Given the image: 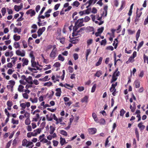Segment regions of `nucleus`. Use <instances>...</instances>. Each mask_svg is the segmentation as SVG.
<instances>
[{"label":"nucleus","mask_w":148,"mask_h":148,"mask_svg":"<svg viewBox=\"0 0 148 148\" xmlns=\"http://www.w3.org/2000/svg\"><path fill=\"white\" fill-rule=\"evenodd\" d=\"M143 124V123L142 122H141L138 125V126L139 127L140 130L141 132H142L145 127V125H142Z\"/></svg>","instance_id":"nucleus-11"},{"label":"nucleus","mask_w":148,"mask_h":148,"mask_svg":"<svg viewBox=\"0 0 148 148\" xmlns=\"http://www.w3.org/2000/svg\"><path fill=\"white\" fill-rule=\"evenodd\" d=\"M23 63L22 64L23 66H24L25 65H27L28 64L29 60L26 58H23L22 59Z\"/></svg>","instance_id":"nucleus-10"},{"label":"nucleus","mask_w":148,"mask_h":148,"mask_svg":"<svg viewBox=\"0 0 148 148\" xmlns=\"http://www.w3.org/2000/svg\"><path fill=\"white\" fill-rule=\"evenodd\" d=\"M144 43L143 41L141 42L139 44L138 47V51L140 48L143 46Z\"/></svg>","instance_id":"nucleus-57"},{"label":"nucleus","mask_w":148,"mask_h":148,"mask_svg":"<svg viewBox=\"0 0 148 148\" xmlns=\"http://www.w3.org/2000/svg\"><path fill=\"white\" fill-rule=\"evenodd\" d=\"M46 123L44 121L42 122L40 125L41 129L42 130L44 128L45 125Z\"/></svg>","instance_id":"nucleus-56"},{"label":"nucleus","mask_w":148,"mask_h":148,"mask_svg":"<svg viewBox=\"0 0 148 148\" xmlns=\"http://www.w3.org/2000/svg\"><path fill=\"white\" fill-rule=\"evenodd\" d=\"M53 114L52 113H51L50 117L48 116V114L46 115L47 119L48 121H51L53 119Z\"/></svg>","instance_id":"nucleus-24"},{"label":"nucleus","mask_w":148,"mask_h":148,"mask_svg":"<svg viewBox=\"0 0 148 148\" xmlns=\"http://www.w3.org/2000/svg\"><path fill=\"white\" fill-rule=\"evenodd\" d=\"M31 121L29 118H27L25 121V123L26 125H28L30 124Z\"/></svg>","instance_id":"nucleus-33"},{"label":"nucleus","mask_w":148,"mask_h":148,"mask_svg":"<svg viewBox=\"0 0 148 148\" xmlns=\"http://www.w3.org/2000/svg\"><path fill=\"white\" fill-rule=\"evenodd\" d=\"M50 130L49 133L50 134L52 135L53 134L54 131L55 130V128L51 125L50 126Z\"/></svg>","instance_id":"nucleus-23"},{"label":"nucleus","mask_w":148,"mask_h":148,"mask_svg":"<svg viewBox=\"0 0 148 148\" xmlns=\"http://www.w3.org/2000/svg\"><path fill=\"white\" fill-rule=\"evenodd\" d=\"M84 21L83 18H80L77 20L75 23V25H77V26L80 27L84 25L83 24Z\"/></svg>","instance_id":"nucleus-3"},{"label":"nucleus","mask_w":148,"mask_h":148,"mask_svg":"<svg viewBox=\"0 0 148 148\" xmlns=\"http://www.w3.org/2000/svg\"><path fill=\"white\" fill-rule=\"evenodd\" d=\"M50 93V94L49 95L48 98L49 99H51L54 95V92L53 91H51Z\"/></svg>","instance_id":"nucleus-44"},{"label":"nucleus","mask_w":148,"mask_h":148,"mask_svg":"<svg viewBox=\"0 0 148 148\" xmlns=\"http://www.w3.org/2000/svg\"><path fill=\"white\" fill-rule=\"evenodd\" d=\"M60 63L59 62H56V63H55L54 64L53 66L55 67H60Z\"/></svg>","instance_id":"nucleus-60"},{"label":"nucleus","mask_w":148,"mask_h":148,"mask_svg":"<svg viewBox=\"0 0 148 148\" xmlns=\"http://www.w3.org/2000/svg\"><path fill=\"white\" fill-rule=\"evenodd\" d=\"M60 77H55L54 75H53L51 77V79L54 82H56V81H59Z\"/></svg>","instance_id":"nucleus-16"},{"label":"nucleus","mask_w":148,"mask_h":148,"mask_svg":"<svg viewBox=\"0 0 148 148\" xmlns=\"http://www.w3.org/2000/svg\"><path fill=\"white\" fill-rule=\"evenodd\" d=\"M22 43L24 48H26L27 47V44L26 41L23 40L22 41Z\"/></svg>","instance_id":"nucleus-45"},{"label":"nucleus","mask_w":148,"mask_h":148,"mask_svg":"<svg viewBox=\"0 0 148 148\" xmlns=\"http://www.w3.org/2000/svg\"><path fill=\"white\" fill-rule=\"evenodd\" d=\"M118 68L116 69L115 72L114 73L113 75L115 76L116 77L120 75V72L118 71Z\"/></svg>","instance_id":"nucleus-30"},{"label":"nucleus","mask_w":148,"mask_h":148,"mask_svg":"<svg viewBox=\"0 0 148 148\" xmlns=\"http://www.w3.org/2000/svg\"><path fill=\"white\" fill-rule=\"evenodd\" d=\"M90 19V18L89 16H86L84 18V21L85 22H87L89 21Z\"/></svg>","instance_id":"nucleus-55"},{"label":"nucleus","mask_w":148,"mask_h":148,"mask_svg":"<svg viewBox=\"0 0 148 148\" xmlns=\"http://www.w3.org/2000/svg\"><path fill=\"white\" fill-rule=\"evenodd\" d=\"M23 96L24 98L27 99L28 98V95L26 93L23 94Z\"/></svg>","instance_id":"nucleus-64"},{"label":"nucleus","mask_w":148,"mask_h":148,"mask_svg":"<svg viewBox=\"0 0 148 148\" xmlns=\"http://www.w3.org/2000/svg\"><path fill=\"white\" fill-rule=\"evenodd\" d=\"M84 29L85 28L84 27L81 28L79 30L77 31V32H75V34L74 35V37L75 36H76L78 35H79L78 36V37L81 36V35L83 33V32L84 30Z\"/></svg>","instance_id":"nucleus-5"},{"label":"nucleus","mask_w":148,"mask_h":148,"mask_svg":"<svg viewBox=\"0 0 148 148\" xmlns=\"http://www.w3.org/2000/svg\"><path fill=\"white\" fill-rule=\"evenodd\" d=\"M93 42V40L92 39H89L87 41V43L88 46H89L91 45Z\"/></svg>","instance_id":"nucleus-47"},{"label":"nucleus","mask_w":148,"mask_h":148,"mask_svg":"<svg viewBox=\"0 0 148 148\" xmlns=\"http://www.w3.org/2000/svg\"><path fill=\"white\" fill-rule=\"evenodd\" d=\"M60 139V143L62 146L65 143H66V140L64 138H63L62 137H61Z\"/></svg>","instance_id":"nucleus-21"},{"label":"nucleus","mask_w":148,"mask_h":148,"mask_svg":"<svg viewBox=\"0 0 148 148\" xmlns=\"http://www.w3.org/2000/svg\"><path fill=\"white\" fill-rule=\"evenodd\" d=\"M104 11L101 14L103 16L106 17L107 14L108 6L107 5H105L103 7Z\"/></svg>","instance_id":"nucleus-6"},{"label":"nucleus","mask_w":148,"mask_h":148,"mask_svg":"<svg viewBox=\"0 0 148 148\" xmlns=\"http://www.w3.org/2000/svg\"><path fill=\"white\" fill-rule=\"evenodd\" d=\"M135 134L136 138L138 141L139 140V136L138 132V129L137 128H136L135 130Z\"/></svg>","instance_id":"nucleus-28"},{"label":"nucleus","mask_w":148,"mask_h":148,"mask_svg":"<svg viewBox=\"0 0 148 148\" xmlns=\"http://www.w3.org/2000/svg\"><path fill=\"white\" fill-rule=\"evenodd\" d=\"M7 105L8 107H11L12 105V102L10 101H8L7 103Z\"/></svg>","instance_id":"nucleus-50"},{"label":"nucleus","mask_w":148,"mask_h":148,"mask_svg":"<svg viewBox=\"0 0 148 148\" xmlns=\"http://www.w3.org/2000/svg\"><path fill=\"white\" fill-rule=\"evenodd\" d=\"M117 79V77L116 76L114 75H113L112 77V79L111 81V82L112 83L115 81Z\"/></svg>","instance_id":"nucleus-48"},{"label":"nucleus","mask_w":148,"mask_h":148,"mask_svg":"<svg viewBox=\"0 0 148 148\" xmlns=\"http://www.w3.org/2000/svg\"><path fill=\"white\" fill-rule=\"evenodd\" d=\"M20 106L22 108L21 109V110H23L26 107V105L24 103H22L20 104Z\"/></svg>","instance_id":"nucleus-51"},{"label":"nucleus","mask_w":148,"mask_h":148,"mask_svg":"<svg viewBox=\"0 0 148 148\" xmlns=\"http://www.w3.org/2000/svg\"><path fill=\"white\" fill-rule=\"evenodd\" d=\"M91 50L90 49H87L86 50V60L88 59V57L90 54V53H91Z\"/></svg>","instance_id":"nucleus-26"},{"label":"nucleus","mask_w":148,"mask_h":148,"mask_svg":"<svg viewBox=\"0 0 148 148\" xmlns=\"http://www.w3.org/2000/svg\"><path fill=\"white\" fill-rule=\"evenodd\" d=\"M56 91L55 94L56 96L57 97H60L62 92L61 88H57L56 89Z\"/></svg>","instance_id":"nucleus-12"},{"label":"nucleus","mask_w":148,"mask_h":148,"mask_svg":"<svg viewBox=\"0 0 148 148\" xmlns=\"http://www.w3.org/2000/svg\"><path fill=\"white\" fill-rule=\"evenodd\" d=\"M53 146L54 147H56L59 143L58 141L55 140H53Z\"/></svg>","instance_id":"nucleus-59"},{"label":"nucleus","mask_w":148,"mask_h":148,"mask_svg":"<svg viewBox=\"0 0 148 148\" xmlns=\"http://www.w3.org/2000/svg\"><path fill=\"white\" fill-rule=\"evenodd\" d=\"M25 80L28 83H33L32 82V80L31 76H29L28 78H27Z\"/></svg>","instance_id":"nucleus-20"},{"label":"nucleus","mask_w":148,"mask_h":148,"mask_svg":"<svg viewBox=\"0 0 148 148\" xmlns=\"http://www.w3.org/2000/svg\"><path fill=\"white\" fill-rule=\"evenodd\" d=\"M125 112V111L123 109H122L120 111V115L123 116Z\"/></svg>","instance_id":"nucleus-38"},{"label":"nucleus","mask_w":148,"mask_h":148,"mask_svg":"<svg viewBox=\"0 0 148 148\" xmlns=\"http://www.w3.org/2000/svg\"><path fill=\"white\" fill-rule=\"evenodd\" d=\"M13 31L14 33H17L19 34L21 32V29L20 28H18L16 27H15L14 28Z\"/></svg>","instance_id":"nucleus-17"},{"label":"nucleus","mask_w":148,"mask_h":148,"mask_svg":"<svg viewBox=\"0 0 148 148\" xmlns=\"http://www.w3.org/2000/svg\"><path fill=\"white\" fill-rule=\"evenodd\" d=\"M53 47V49L49 54V57L52 59H54L57 56L58 51L56 45H54Z\"/></svg>","instance_id":"nucleus-1"},{"label":"nucleus","mask_w":148,"mask_h":148,"mask_svg":"<svg viewBox=\"0 0 148 148\" xmlns=\"http://www.w3.org/2000/svg\"><path fill=\"white\" fill-rule=\"evenodd\" d=\"M16 53L17 55L21 57H24L25 56V52L23 50L21 52L20 50H17L16 51Z\"/></svg>","instance_id":"nucleus-7"},{"label":"nucleus","mask_w":148,"mask_h":148,"mask_svg":"<svg viewBox=\"0 0 148 148\" xmlns=\"http://www.w3.org/2000/svg\"><path fill=\"white\" fill-rule=\"evenodd\" d=\"M99 123L101 124L104 125L105 123V121L103 119H101L99 120Z\"/></svg>","instance_id":"nucleus-49"},{"label":"nucleus","mask_w":148,"mask_h":148,"mask_svg":"<svg viewBox=\"0 0 148 148\" xmlns=\"http://www.w3.org/2000/svg\"><path fill=\"white\" fill-rule=\"evenodd\" d=\"M97 131L96 128L94 127L90 128L88 129V132L89 134L93 135L95 134Z\"/></svg>","instance_id":"nucleus-8"},{"label":"nucleus","mask_w":148,"mask_h":148,"mask_svg":"<svg viewBox=\"0 0 148 148\" xmlns=\"http://www.w3.org/2000/svg\"><path fill=\"white\" fill-rule=\"evenodd\" d=\"M88 99V96H86L83 98L82 99L81 101L82 103H84V102H87Z\"/></svg>","instance_id":"nucleus-32"},{"label":"nucleus","mask_w":148,"mask_h":148,"mask_svg":"<svg viewBox=\"0 0 148 148\" xmlns=\"http://www.w3.org/2000/svg\"><path fill=\"white\" fill-rule=\"evenodd\" d=\"M79 39H76L72 41L71 42L73 44H76L79 41Z\"/></svg>","instance_id":"nucleus-62"},{"label":"nucleus","mask_w":148,"mask_h":148,"mask_svg":"<svg viewBox=\"0 0 148 148\" xmlns=\"http://www.w3.org/2000/svg\"><path fill=\"white\" fill-rule=\"evenodd\" d=\"M28 141L26 139H24L22 141V145L23 146H27Z\"/></svg>","instance_id":"nucleus-29"},{"label":"nucleus","mask_w":148,"mask_h":148,"mask_svg":"<svg viewBox=\"0 0 148 148\" xmlns=\"http://www.w3.org/2000/svg\"><path fill=\"white\" fill-rule=\"evenodd\" d=\"M117 84H112L111 87L110 88V92L116 91V89L115 87L117 86Z\"/></svg>","instance_id":"nucleus-14"},{"label":"nucleus","mask_w":148,"mask_h":148,"mask_svg":"<svg viewBox=\"0 0 148 148\" xmlns=\"http://www.w3.org/2000/svg\"><path fill=\"white\" fill-rule=\"evenodd\" d=\"M73 57L74 59L75 60H77L78 58H79L78 54L76 53L74 54L73 55Z\"/></svg>","instance_id":"nucleus-54"},{"label":"nucleus","mask_w":148,"mask_h":148,"mask_svg":"<svg viewBox=\"0 0 148 148\" xmlns=\"http://www.w3.org/2000/svg\"><path fill=\"white\" fill-rule=\"evenodd\" d=\"M21 7H20V6H18L17 5H15L14 6V9L17 12H18L23 7V3H21Z\"/></svg>","instance_id":"nucleus-15"},{"label":"nucleus","mask_w":148,"mask_h":148,"mask_svg":"<svg viewBox=\"0 0 148 148\" xmlns=\"http://www.w3.org/2000/svg\"><path fill=\"white\" fill-rule=\"evenodd\" d=\"M58 59L59 60L63 61L64 60V58L61 55L59 54L58 57Z\"/></svg>","instance_id":"nucleus-36"},{"label":"nucleus","mask_w":148,"mask_h":148,"mask_svg":"<svg viewBox=\"0 0 148 148\" xmlns=\"http://www.w3.org/2000/svg\"><path fill=\"white\" fill-rule=\"evenodd\" d=\"M11 142L12 140H10L7 143L5 148H9V147H10L11 145Z\"/></svg>","instance_id":"nucleus-61"},{"label":"nucleus","mask_w":148,"mask_h":148,"mask_svg":"<svg viewBox=\"0 0 148 148\" xmlns=\"http://www.w3.org/2000/svg\"><path fill=\"white\" fill-rule=\"evenodd\" d=\"M29 57L31 58V66L32 67H36L37 64L36 62L35 61V58L33 54V51H32L30 52L29 55Z\"/></svg>","instance_id":"nucleus-2"},{"label":"nucleus","mask_w":148,"mask_h":148,"mask_svg":"<svg viewBox=\"0 0 148 148\" xmlns=\"http://www.w3.org/2000/svg\"><path fill=\"white\" fill-rule=\"evenodd\" d=\"M24 88V87L22 85H20L18 88V91L21 92L23 91V89Z\"/></svg>","instance_id":"nucleus-52"},{"label":"nucleus","mask_w":148,"mask_h":148,"mask_svg":"<svg viewBox=\"0 0 148 148\" xmlns=\"http://www.w3.org/2000/svg\"><path fill=\"white\" fill-rule=\"evenodd\" d=\"M102 59L103 58L102 57H100L98 61L96 64L95 66H97L100 65L102 63Z\"/></svg>","instance_id":"nucleus-18"},{"label":"nucleus","mask_w":148,"mask_h":148,"mask_svg":"<svg viewBox=\"0 0 148 148\" xmlns=\"http://www.w3.org/2000/svg\"><path fill=\"white\" fill-rule=\"evenodd\" d=\"M96 86L97 85L96 84H95L92 86L91 90V92H95L96 88Z\"/></svg>","instance_id":"nucleus-46"},{"label":"nucleus","mask_w":148,"mask_h":148,"mask_svg":"<svg viewBox=\"0 0 148 148\" xmlns=\"http://www.w3.org/2000/svg\"><path fill=\"white\" fill-rule=\"evenodd\" d=\"M138 8H137L136 12V17L140 18L142 14V12L141 11H139Z\"/></svg>","instance_id":"nucleus-22"},{"label":"nucleus","mask_w":148,"mask_h":148,"mask_svg":"<svg viewBox=\"0 0 148 148\" xmlns=\"http://www.w3.org/2000/svg\"><path fill=\"white\" fill-rule=\"evenodd\" d=\"M101 74L102 71L100 70L98 71H97L96 73L95 74L94 76L99 77L101 75Z\"/></svg>","instance_id":"nucleus-27"},{"label":"nucleus","mask_w":148,"mask_h":148,"mask_svg":"<svg viewBox=\"0 0 148 148\" xmlns=\"http://www.w3.org/2000/svg\"><path fill=\"white\" fill-rule=\"evenodd\" d=\"M45 29L46 28L45 27H43L41 28H40L38 29L37 32L38 36V37L40 36L43 32L45 31Z\"/></svg>","instance_id":"nucleus-9"},{"label":"nucleus","mask_w":148,"mask_h":148,"mask_svg":"<svg viewBox=\"0 0 148 148\" xmlns=\"http://www.w3.org/2000/svg\"><path fill=\"white\" fill-rule=\"evenodd\" d=\"M125 5V1H122L121 2V7L119 9V11H121L124 8V7Z\"/></svg>","instance_id":"nucleus-25"},{"label":"nucleus","mask_w":148,"mask_h":148,"mask_svg":"<svg viewBox=\"0 0 148 148\" xmlns=\"http://www.w3.org/2000/svg\"><path fill=\"white\" fill-rule=\"evenodd\" d=\"M106 50L113 51L114 50L113 47L111 46H110L107 47L106 48Z\"/></svg>","instance_id":"nucleus-58"},{"label":"nucleus","mask_w":148,"mask_h":148,"mask_svg":"<svg viewBox=\"0 0 148 148\" xmlns=\"http://www.w3.org/2000/svg\"><path fill=\"white\" fill-rule=\"evenodd\" d=\"M13 38L16 41H17L20 40L21 36L19 35H17L16 34H14L13 36Z\"/></svg>","instance_id":"nucleus-19"},{"label":"nucleus","mask_w":148,"mask_h":148,"mask_svg":"<svg viewBox=\"0 0 148 148\" xmlns=\"http://www.w3.org/2000/svg\"><path fill=\"white\" fill-rule=\"evenodd\" d=\"M92 116L95 121H98V118L97 116L95 113H92Z\"/></svg>","instance_id":"nucleus-35"},{"label":"nucleus","mask_w":148,"mask_h":148,"mask_svg":"<svg viewBox=\"0 0 148 148\" xmlns=\"http://www.w3.org/2000/svg\"><path fill=\"white\" fill-rule=\"evenodd\" d=\"M10 85H7V88L8 89H10L11 91H13V88L15 84H10Z\"/></svg>","instance_id":"nucleus-34"},{"label":"nucleus","mask_w":148,"mask_h":148,"mask_svg":"<svg viewBox=\"0 0 148 148\" xmlns=\"http://www.w3.org/2000/svg\"><path fill=\"white\" fill-rule=\"evenodd\" d=\"M60 134L64 136H67V132L63 130H60Z\"/></svg>","instance_id":"nucleus-40"},{"label":"nucleus","mask_w":148,"mask_h":148,"mask_svg":"<svg viewBox=\"0 0 148 148\" xmlns=\"http://www.w3.org/2000/svg\"><path fill=\"white\" fill-rule=\"evenodd\" d=\"M79 27L77 26V25H75H75L73 26V32L72 33V36L74 37V35L75 34V32H77V30Z\"/></svg>","instance_id":"nucleus-13"},{"label":"nucleus","mask_w":148,"mask_h":148,"mask_svg":"<svg viewBox=\"0 0 148 148\" xmlns=\"http://www.w3.org/2000/svg\"><path fill=\"white\" fill-rule=\"evenodd\" d=\"M1 12L2 13V14L3 16L5 15V14L6 12V10L5 8H2Z\"/></svg>","instance_id":"nucleus-43"},{"label":"nucleus","mask_w":148,"mask_h":148,"mask_svg":"<svg viewBox=\"0 0 148 148\" xmlns=\"http://www.w3.org/2000/svg\"><path fill=\"white\" fill-rule=\"evenodd\" d=\"M62 87L64 86L69 89H71L73 87V84H59Z\"/></svg>","instance_id":"nucleus-4"},{"label":"nucleus","mask_w":148,"mask_h":148,"mask_svg":"<svg viewBox=\"0 0 148 148\" xmlns=\"http://www.w3.org/2000/svg\"><path fill=\"white\" fill-rule=\"evenodd\" d=\"M14 47L16 49L20 47V45L18 42H15L14 44Z\"/></svg>","instance_id":"nucleus-31"},{"label":"nucleus","mask_w":148,"mask_h":148,"mask_svg":"<svg viewBox=\"0 0 148 148\" xmlns=\"http://www.w3.org/2000/svg\"><path fill=\"white\" fill-rule=\"evenodd\" d=\"M104 29V28L103 27H101L97 29V31L101 34L103 32Z\"/></svg>","instance_id":"nucleus-53"},{"label":"nucleus","mask_w":148,"mask_h":148,"mask_svg":"<svg viewBox=\"0 0 148 148\" xmlns=\"http://www.w3.org/2000/svg\"><path fill=\"white\" fill-rule=\"evenodd\" d=\"M68 70L69 72L71 73L73 71V68L71 66H69L68 68Z\"/></svg>","instance_id":"nucleus-63"},{"label":"nucleus","mask_w":148,"mask_h":148,"mask_svg":"<svg viewBox=\"0 0 148 148\" xmlns=\"http://www.w3.org/2000/svg\"><path fill=\"white\" fill-rule=\"evenodd\" d=\"M144 62H145V61H147V63L148 64V57L146 56L145 54L143 55Z\"/></svg>","instance_id":"nucleus-41"},{"label":"nucleus","mask_w":148,"mask_h":148,"mask_svg":"<svg viewBox=\"0 0 148 148\" xmlns=\"http://www.w3.org/2000/svg\"><path fill=\"white\" fill-rule=\"evenodd\" d=\"M18 120H15L14 119L12 118V123L13 124H18Z\"/></svg>","instance_id":"nucleus-42"},{"label":"nucleus","mask_w":148,"mask_h":148,"mask_svg":"<svg viewBox=\"0 0 148 148\" xmlns=\"http://www.w3.org/2000/svg\"><path fill=\"white\" fill-rule=\"evenodd\" d=\"M11 59H13V60L12 61V62L14 64L15 63V62L17 61V57H13L12 58H11Z\"/></svg>","instance_id":"nucleus-39"},{"label":"nucleus","mask_w":148,"mask_h":148,"mask_svg":"<svg viewBox=\"0 0 148 148\" xmlns=\"http://www.w3.org/2000/svg\"><path fill=\"white\" fill-rule=\"evenodd\" d=\"M80 5V3L77 1H76L73 2V5L74 6L77 7Z\"/></svg>","instance_id":"nucleus-37"}]
</instances>
